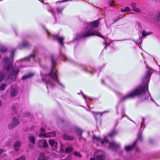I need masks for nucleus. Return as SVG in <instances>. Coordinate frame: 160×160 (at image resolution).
I'll return each instance as SVG.
<instances>
[{"label": "nucleus", "mask_w": 160, "mask_h": 160, "mask_svg": "<svg viewBox=\"0 0 160 160\" xmlns=\"http://www.w3.org/2000/svg\"><path fill=\"white\" fill-rule=\"evenodd\" d=\"M109 22V21L108 20L106 21H105V23H106V24L107 27L108 28L111 26V24L108 25Z\"/></svg>", "instance_id": "obj_39"}, {"label": "nucleus", "mask_w": 160, "mask_h": 160, "mask_svg": "<svg viewBox=\"0 0 160 160\" xmlns=\"http://www.w3.org/2000/svg\"><path fill=\"white\" fill-rule=\"evenodd\" d=\"M39 142L40 144H41L42 147L44 148H47L48 146V144L45 140H40Z\"/></svg>", "instance_id": "obj_22"}, {"label": "nucleus", "mask_w": 160, "mask_h": 160, "mask_svg": "<svg viewBox=\"0 0 160 160\" xmlns=\"http://www.w3.org/2000/svg\"><path fill=\"white\" fill-rule=\"evenodd\" d=\"M33 75V73H29L23 76L22 78V79L23 80H25L27 78L32 77Z\"/></svg>", "instance_id": "obj_23"}, {"label": "nucleus", "mask_w": 160, "mask_h": 160, "mask_svg": "<svg viewBox=\"0 0 160 160\" xmlns=\"http://www.w3.org/2000/svg\"><path fill=\"white\" fill-rule=\"evenodd\" d=\"M82 95L83 97L84 98V99H86L87 96L85 95H84L82 93Z\"/></svg>", "instance_id": "obj_48"}, {"label": "nucleus", "mask_w": 160, "mask_h": 160, "mask_svg": "<svg viewBox=\"0 0 160 160\" xmlns=\"http://www.w3.org/2000/svg\"><path fill=\"white\" fill-rule=\"evenodd\" d=\"M25 157L24 156H22L18 158L17 160H25Z\"/></svg>", "instance_id": "obj_41"}, {"label": "nucleus", "mask_w": 160, "mask_h": 160, "mask_svg": "<svg viewBox=\"0 0 160 160\" xmlns=\"http://www.w3.org/2000/svg\"><path fill=\"white\" fill-rule=\"evenodd\" d=\"M102 83H104V80H102Z\"/></svg>", "instance_id": "obj_57"}, {"label": "nucleus", "mask_w": 160, "mask_h": 160, "mask_svg": "<svg viewBox=\"0 0 160 160\" xmlns=\"http://www.w3.org/2000/svg\"><path fill=\"white\" fill-rule=\"evenodd\" d=\"M29 139L30 141L33 144H34L35 142V138L33 136H30L29 137Z\"/></svg>", "instance_id": "obj_30"}, {"label": "nucleus", "mask_w": 160, "mask_h": 160, "mask_svg": "<svg viewBox=\"0 0 160 160\" xmlns=\"http://www.w3.org/2000/svg\"><path fill=\"white\" fill-rule=\"evenodd\" d=\"M34 128V126H32L31 127V129H33Z\"/></svg>", "instance_id": "obj_58"}, {"label": "nucleus", "mask_w": 160, "mask_h": 160, "mask_svg": "<svg viewBox=\"0 0 160 160\" xmlns=\"http://www.w3.org/2000/svg\"><path fill=\"white\" fill-rule=\"evenodd\" d=\"M109 4L110 7H114V2L112 1H111L109 2Z\"/></svg>", "instance_id": "obj_40"}, {"label": "nucleus", "mask_w": 160, "mask_h": 160, "mask_svg": "<svg viewBox=\"0 0 160 160\" xmlns=\"http://www.w3.org/2000/svg\"><path fill=\"white\" fill-rule=\"evenodd\" d=\"M39 0L41 2H42L43 0Z\"/></svg>", "instance_id": "obj_61"}, {"label": "nucleus", "mask_w": 160, "mask_h": 160, "mask_svg": "<svg viewBox=\"0 0 160 160\" xmlns=\"http://www.w3.org/2000/svg\"><path fill=\"white\" fill-rule=\"evenodd\" d=\"M30 113L29 112H27L25 113L24 114L23 116L24 117H26L27 116H28L30 115Z\"/></svg>", "instance_id": "obj_45"}, {"label": "nucleus", "mask_w": 160, "mask_h": 160, "mask_svg": "<svg viewBox=\"0 0 160 160\" xmlns=\"http://www.w3.org/2000/svg\"><path fill=\"white\" fill-rule=\"evenodd\" d=\"M144 63H145V64H146V61H144Z\"/></svg>", "instance_id": "obj_62"}, {"label": "nucleus", "mask_w": 160, "mask_h": 160, "mask_svg": "<svg viewBox=\"0 0 160 160\" xmlns=\"http://www.w3.org/2000/svg\"><path fill=\"white\" fill-rule=\"evenodd\" d=\"M16 110V107L14 106L13 107V111H15Z\"/></svg>", "instance_id": "obj_50"}, {"label": "nucleus", "mask_w": 160, "mask_h": 160, "mask_svg": "<svg viewBox=\"0 0 160 160\" xmlns=\"http://www.w3.org/2000/svg\"><path fill=\"white\" fill-rule=\"evenodd\" d=\"M74 154L76 156L79 158H81L82 157V155L78 152H75Z\"/></svg>", "instance_id": "obj_36"}, {"label": "nucleus", "mask_w": 160, "mask_h": 160, "mask_svg": "<svg viewBox=\"0 0 160 160\" xmlns=\"http://www.w3.org/2000/svg\"><path fill=\"white\" fill-rule=\"evenodd\" d=\"M18 61H17L16 62V64L17 63H18Z\"/></svg>", "instance_id": "obj_60"}, {"label": "nucleus", "mask_w": 160, "mask_h": 160, "mask_svg": "<svg viewBox=\"0 0 160 160\" xmlns=\"http://www.w3.org/2000/svg\"><path fill=\"white\" fill-rule=\"evenodd\" d=\"M121 10L122 12H129L131 11L130 9L128 7H126L124 8H121Z\"/></svg>", "instance_id": "obj_29"}, {"label": "nucleus", "mask_w": 160, "mask_h": 160, "mask_svg": "<svg viewBox=\"0 0 160 160\" xmlns=\"http://www.w3.org/2000/svg\"><path fill=\"white\" fill-rule=\"evenodd\" d=\"M5 84L3 83L0 85V90L1 91H3L5 89V87L6 86Z\"/></svg>", "instance_id": "obj_33"}, {"label": "nucleus", "mask_w": 160, "mask_h": 160, "mask_svg": "<svg viewBox=\"0 0 160 160\" xmlns=\"http://www.w3.org/2000/svg\"><path fill=\"white\" fill-rule=\"evenodd\" d=\"M60 56L63 58V60L64 61H68L71 62H74L72 60L68 59L67 56L64 54L62 53L61 51H60Z\"/></svg>", "instance_id": "obj_18"}, {"label": "nucleus", "mask_w": 160, "mask_h": 160, "mask_svg": "<svg viewBox=\"0 0 160 160\" xmlns=\"http://www.w3.org/2000/svg\"><path fill=\"white\" fill-rule=\"evenodd\" d=\"M62 138L63 139L65 140L72 141L74 139L73 137L66 134H62Z\"/></svg>", "instance_id": "obj_15"}, {"label": "nucleus", "mask_w": 160, "mask_h": 160, "mask_svg": "<svg viewBox=\"0 0 160 160\" xmlns=\"http://www.w3.org/2000/svg\"><path fill=\"white\" fill-rule=\"evenodd\" d=\"M136 3L132 2L131 3V6L132 8V9H133L134 8H136Z\"/></svg>", "instance_id": "obj_43"}, {"label": "nucleus", "mask_w": 160, "mask_h": 160, "mask_svg": "<svg viewBox=\"0 0 160 160\" xmlns=\"http://www.w3.org/2000/svg\"><path fill=\"white\" fill-rule=\"evenodd\" d=\"M61 121L62 122H63V119H61Z\"/></svg>", "instance_id": "obj_59"}, {"label": "nucleus", "mask_w": 160, "mask_h": 160, "mask_svg": "<svg viewBox=\"0 0 160 160\" xmlns=\"http://www.w3.org/2000/svg\"><path fill=\"white\" fill-rule=\"evenodd\" d=\"M108 111H104L103 112H101V113H103V114L104 113H105V112H108Z\"/></svg>", "instance_id": "obj_55"}, {"label": "nucleus", "mask_w": 160, "mask_h": 160, "mask_svg": "<svg viewBox=\"0 0 160 160\" xmlns=\"http://www.w3.org/2000/svg\"><path fill=\"white\" fill-rule=\"evenodd\" d=\"M51 58L52 68L51 69V72L48 74H45V77H42V80L46 84H48L51 88H53L55 85V83L51 80V79H52L57 82L62 88H64V86L58 80L57 75V71H54V67L56 66L57 63L54 59V56L52 55Z\"/></svg>", "instance_id": "obj_2"}, {"label": "nucleus", "mask_w": 160, "mask_h": 160, "mask_svg": "<svg viewBox=\"0 0 160 160\" xmlns=\"http://www.w3.org/2000/svg\"><path fill=\"white\" fill-rule=\"evenodd\" d=\"M2 105V102L0 100V106H1Z\"/></svg>", "instance_id": "obj_56"}, {"label": "nucleus", "mask_w": 160, "mask_h": 160, "mask_svg": "<svg viewBox=\"0 0 160 160\" xmlns=\"http://www.w3.org/2000/svg\"><path fill=\"white\" fill-rule=\"evenodd\" d=\"M149 34V33L146 32L145 31H143L142 32V35L143 37H145Z\"/></svg>", "instance_id": "obj_38"}, {"label": "nucleus", "mask_w": 160, "mask_h": 160, "mask_svg": "<svg viewBox=\"0 0 160 160\" xmlns=\"http://www.w3.org/2000/svg\"><path fill=\"white\" fill-rule=\"evenodd\" d=\"M93 114L94 115L95 118L96 119H97V116L99 115L100 116H101L102 115L103 113L100 112H93Z\"/></svg>", "instance_id": "obj_26"}, {"label": "nucleus", "mask_w": 160, "mask_h": 160, "mask_svg": "<svg viewBox=\"0 0 160 160\" xmlns=\"http://www.w3.org/2000/svg\"><path fill=\"white\" fill-rule=\"evenodd\" d=\"M20 146V142L19 141L16 142L14 145V148L16 151H18Z\"/></svg>", "instance_id": "obj_21"}, {"label": "nucleus", "mask_w": 160, "mask_h": 160, "mask_svg": "<svg viewBox=\"0 0 160 160\" xmlns=\"http://www.w3.org/2000/svg\"><path fill=\"white\" fill-rule=\"evenodd\" d=\"M132 11L139 13H142V11L139 8L136 7L132 9Z\"/></svg>", "instance_id": "obj_32"}, {"label": "nucleus", "mask_w": 160, "mask_h": 160, "mask_svg": "<svg viewBox=\"0 0 160 160\" xmlns=\"http://www.w3.org/2000/svg\"><path fill=\"white\" fill-rule=\"evenodd\" d=\"M72 130L74 131L77 135L79 136L80 138H82V133L83 132V131L80 128L77 126H73L71 128V130L68 132H72Z\"/></svg>", "instance_id": "obj_7"}, {"label": "nucleus", "mask_w": 160, "mask_h": 160, "mask_svg": "<svg viewBox=\"0 0 160 160\" xmlns=\"http://www.w3.org/2000/svg\"><path fill=\"white\" fill-rule=\"evenodd\" d=\"M48 10L50 11V12H51L52 14L53 15H54V13H53V11H52V8L50 7H49L48 8Z\"/></svg>", "instance_id": "obj_44"}, {"label": "nucleus", "mask_w": 160, "mask_h": 160, "mask_svg": "<svg viewBox=\"0 0 160 160\" xmlns=\"http://www.w3.org/2000/svg\"><path fill=\"white\" fill-rule=\"evenodd\" d=\"M48 157L45 156L44 153H40L38 156V160H47L48 159Z\"/></svg>", "instance_id": "obj_19"}, {"label": "nucleus", "mask_w": 160, "mask_h": 160, "mask_svg": "<svg viewBox=\"0 0 160 160\" xmlns=\"http://www.w3.org/2000/svg\"><path fill=\"white\" fill-rule=\"evenodd\" d=\"M48 142L50 145L54 148V150H56L58 145V142L52 139H50Z\"/></svg>", "instance_id": "obj_13"}, {"label": "nucleus", "mask_w": 160, "mask_h": 160, "mask_svg": "<svg viewBox=\"0 0 160 160\" xmlns=\"http://www.w3.org/2000/svg\"><path fill=\"white\" fill-rule=\"evenodd\" d=\"M93 139L96 140L98 141H100L101 144H104L105 143H108L109 142L108 140L106 138L103 140L102 141L100 137H96L94 136H93Z\"/></svg>", "instance_id": "obj_17"}, {"label": "nucleus", "mask_w": 160, "mask_h": 160, "mask_svg": "<svg viewBox=\"0 0 160 160\" xmlns=\"http://www.w3.org/2000/svg\"><path fill=\"white\" fill-rule=\"evenodd\" d=\"M4 75L2 72H0V82L3 79Z\"/></svg>", "instance_id": "obj_37"}, {"label": "nucleus", "mask_w": 160, "mask_h": 160, "mask_svg": "<svg viewBox=\"0 0 160 160\" xmlns=\"http://www.w3.org/2000/svg\"><path fill=\"white\" fill-rule=\"evenodd\" d=\"M142 132H139L138 134V138L134 143L132 145L128 146H125V150L127 152H129L132 150L135 147V145L137 143V140H139L140 141H142V138L141 137Z\"/></svg>", "instance_id": "obj_5"}, {"label": "nucleus", "mask_w": 160, "mask_h": 160, "mask_svg": "<svg viewBox=\"0 0 160 160\" xmlns=\"http://www.w3.org/2000/svg\"><path fill=\"white\" fill-rule=\"evenodd\" d=\"M19 123L18 120L15 118L12 119V122L8 125V127L9 129L16 127Z\"/></svg>", "instance_id": "obj_10"}, {"label": "nucleus", "mask_w": 160, "mask_h": 160, "mask_svg": "<svg viewBox=\"0 0 160 160\" xmlns=\"http://www.w3.org/2000/svg\"><path fill=\"white\" fill-rule=\"evenodd\" d=\"M53 37L54 40H56L60 44L61 46H64V43L63 40L64 38L63 37H59L58 35H53Z\"/></svg>", "instance_id": "obj_12"}, {"label": "nucleus", "mask_w": 160, "mask_h": 160, "mask_svg": "<svg viewBox=\"0 0 160 160\" xmlns=\"http://www.w3.org/2000/svg\"><path fill=\"white\" fill-rule=\"evenodd\" d=\"M153 140L152 139H150L149 142L150 143H152V142Z\"/></svg>", "instance_id": "obj_52"}, {"label": "nucleus", "mask_w": 160, "mask_h": 160, "mask_svg": "<svg viewBox=\"0 0 160 160\" xmlns=\"http://www.w3.org/2000/svg\"><path fill=\"white\" fill-rule=\"evenodd\" d=\"M87 98H88V99L89 100H92V99L90 97H88Z\"/></svg>", "instance_id": "obj_53"}, {"label": "nucleus", "mask_w": 160, "mask_h": 160, "mask_svg": "<svg viewBox=\"0 0 160 160\" xmlns=\"http://www.w3.org/2000/svg\"><path fill=\"white\" fill-rule=\"evenodd\" d=\"M4 64L5 68L10 72L8 77L6 81V82H8L9 84L16 80L20 70L18 68L13 67L12 63L10 62L9 58L8 57H6L4 59Z\"/></svg>", "instance_id": "obj_3"}, {"label": "nucleus", "mask_w": 160, "mask_h": 160, "mask_svg": "<svg viewBox=\"0 0 160 160\" xmlns=\"http://www.w3.org/2000/svg\"><path fill=\"white\" fill-rule=\"evenodd\" d=\"M45 130L43 128H42L41 129L40 134L39 135V136L40 137L43 138H50L54 137L55 136L56 133L55 132L53 131L51 132H47L46 133H45Z\"/></svg>", "instance_id": "obj_6"}, {"label": "nucleus", "mask_w": 160, "mask_h": 160, "mask_svg": "<svg viewBox=\"0 0 160 160\" xmlns=\"http://www.w3.org/2000/svg\"><path fill=\"white\" fill-rule=\"evenodd\" d=\"M73 150V148L71 146H69L67 147L66 150L65 152L67 153H69L71 152Z\"/></svg>", "instance_id": "obj_28"}, {"label": "nucleus", "mask_w": 160, "mask_h": 160, "mask_svg": "<svg viewBox=\"0 0 160 160\" xmlns=\"http://www.w3.org/2000/svg\"><path fill=\"white\" fill-rule=\"evenodd\" d=\"M125 116H126L128 118V116H127V115H125Z\"/></svg>", "instance_id": "obj_63"}, {"label": "nucleus", "mask_w": 160, "mask_h": 160, "mask_svg": "<svg viewBox=\"0 0 160 160\" xmlns=\"http://www.w3.org/2000/svg\"><path fill=\"white\" fill-rule=\"evenodd\" d=\"M155 19L157 21H160V12H157L155 16Z\"/></svg>", "instance_id": "obj_25"}, {"label": "nucleus", "mask_w": 160, "mask_h": 160, "mask_svg": "<svg viewBox=\"0 0 160 160\" xmlns=\"http://www.w3.org/2000/svg\"><path fill=\"white\" fill-rule=\"evenodd\" d=\"M19 87L17 85H14L11 87V97L16 96L18 93Z\"/></svg>", "instance_id": "obj_9"}, {"label": "nucleus", "mask_w": 160, "mask_h": 160, "mask_svg": "<svg viewBox=\"0 0 160 160\" xmlns=\"http://www.w3.org/2000/svg\"><path fill=\"white\" fill-rule=\"evenodd\" d=\"M31 46V45L27 41H23L22 44L19 45L18 47L19 49H22L23 48H29Z\"/></svg>", "instance_id": "obj_14"}, {"label": "nucleus", "mask_w": 160, "mask_h": 160, "mask_svg": "<svg viewBox=\"0 0 160 160\" xmlns=\"http://www.w3.org/2000/svg\"><path fill=\"white\" fill-rule=\"evenodd\" d=\"M105 156L103 155H101L98 156L96 158L98 160H104L105 159Z\"/></svg>", "instance_id": "obj_27"}, {"label": "nucleus", "mask_w": 160, "mask_h": 160, "mask_svg": "<svg viewBox=\"0 0 160 160\" xmlns=\"http://www.w3.org/2000/svg\"><path fill=\"white\" fill-rule=\"evenodd\" d=\"M120 147V145L114 142L109 143V146L108 148H112L113 150H116Z\"/></svg>", "instance_id": "obj_11"}, {"label": "nucleus", "mask_w": 160, "mask_h": 160, "mask_svg": "<svg viewBox=\"0 0 160 160\" xmlns=\"http://www.w3.org/2000/svg\"><path fill=\"white\" fill-rule=\"evenodd\" d=\"M118 132V131L116 130L115 129H114L112 132H110L108 135L110 138H112L115 135H116Z\"/></svg>", "instance_id": "obj_24"}, {"label": "nucleus", "mask_w": 160, "mask_h": 160, "mask_svg": "<svg viewBox=\"0 0 160 160\" xmlns=\"http://www.w3.org/2000/svg\"><path fill=\"white\" fill-rule=\"evenodd\" d=\"M90 160H95V159L93 158H91Z\"/></svg>", "instance_id": "obj_54"}, {"label": "nucleus", "mask_w": 160, "mask_h": 160, "mask_svg": "<svg viewBox=\"0 0 160 160\" xmlns=\"http://www.w3.org/2000/svg\"><path fill=\"white\" fill-rule=\"evenodd\" d=\"M3 151L2 149H0V155L3 152Z\"/></svg>", "instance_id": "obj_49"}, {"label": "nucleus", "mask_w": 160, "mask_h": 160, "mask_svg": "<svg viewBox=\"0 0 160 160\" xmlns=\"http://www.w3.org/2000/svg\"><path fill=\"white\" fill-rule=\"evenodd\" d=\"M104 42H105L106 43L105 44V48L107 46H108L109 45V44L106 41V40H105L104 41Z\"/></svg>", "instance_id": "obj_47"}, {"label": "nucleus", "mask_w": 160, "mask_h": 160, "mask_svg": "<svg viewBox=\"0 0 160 160\" xmlns=\"http://www.w3.org/2000/svg\"><path fill=\"white\" fill-rule=\"evenodd\" d=\"M152 73V70L150 69H148L146 72L142 79V83L133 90L130 93L122 97L120 99V102H122L128 99L133 98L136 96H141L142 100L144 101L147 99L149 96H150L151 100L155 102L148 91V85Z\"/></svg>", "instance_id": "obj_1"}, {"label": "nucleus", "mask_w": 160, "mask_h": 160, "mask_svg": "<svg viewBox=\"0 0 160 160\" xmlns=\"http://www.w3.org/2000/svg\"><path fill=\"white\" fill-rule=\"evenodd\" d=\"M124 117V116H122V118Z\"/></svg>", "instance_id": "obj_64"}, {"label": "nucleus", "mask_w": 160, "mask_h": 160, "mask_svg": "<svg viewBox=\"0 0 160 160\" xmlns=\"http://www.w3.org/2000/svg\"><path fill=\"white\" fill-rule=\"evenodd\" d=\"M37 52V51L35 48L34 49L33 52L32 53L30 54L28 56L23 58L22 59L20 60L19 61H23L26 62H29L30 61V59H33L34 60H35V54Z\"/></svg>", "instance_id": "obj_8"}, {"label": "nucleus", "mask_w": 160, "mask_h": 160, "mask_svg": "<svg viewBox=\"0 0 160 160\" xmlns=\"http://www.w3.org/2000/svg\"><path fill=\"white\" fill-rule=\"evenodd\" d=\"M120 19V18H119V17H118V18H116L114 20H113V23H114L118 21Z\"/></svg>", "instance_id": "obj_46"}, {"label": "nucleus", "mask_w": 160, "mask_h": 160, "mask_svg": "<svg viewBox=\"0 0 160 160\" xmlns=\"http://www.w3.org/2000/svg\"><path fill=\"white\" fill-rule=\"evenodd\" d=\"M65 7H58L56 9V12L58 14H61Z\"/></svg>", "instance_id": "obj_20"}, {"label": "nucleus", "mask_w": 160, "mask_h": 160, "mask_svg": "<svg viewBox=\"0 0 160 160\" xmlns=\"http://www.w3.org/2000/svg\"><path fill=\"white\" fill-rule=\"evenodd\" d=\"M81 66L83 70L87 72H89L91 74H92L94 72H96V71L94 70V69L93 68H91V70L89 71V68H87L86 66L84 65H82ZM89 68H91L89 67Z\"/></svg>", "instance_id": "obj_16"}, {"label": "nucleus", "mask_w": 160, "mask_h": 160, "mask_svg": "<svg viewBox=\"0 0 160 160\" xmlns=\"http://www.w3.org/2000/svg\"><path fill=\"white\" fill-rule=\"evenodd\" d=\"M98 22L97 20L91 22L90 24L88 22L84 23V25L86 30L82 34L81 37L85 38L93 35H96L103 38L99 32L96 31L94 29V28L98 27Z\"/></svg>", "instance_id": "obj_4"}, {"label": "nucleus", "mask_w": 160, "mask_h": 160, "mask_svg": "<svg viewBox=\"0 0 160 160\" xmlns=\"http://www.w3.org/2000/svg\"><path fill=\"white\" fill-rule=\"evenodd\" d=\"M7 49L5 47H2L0 48V52L4 53L7 51Z\"/></svg>", "instance_id": "obj_31"}, {"label": "nucleus", "mask_w": 160, "mask_h": 160, "mask_svg": "<svg viewBox=\"0 0 160 160\" xmlns=\"http://www.w3.org/2000/svg\"><path fill=\"white\" fill-rule=\"evenodd\" d=\"M46 30V31L47 32V34H48V36H49L50 34V33L46 29H45Z\"/></svg>", "instance_id": "obj_51"}, {"label": "nucleus", "mask_w": 160, "mask_h": 160, "mask_svg": "<svg viewBox=\"0 0 160 160\" xmlns=\"http://www.w3.org/2000/svg\"><path fill=\"white\" fill-rule=\"evenodd\" d=\"M142 122L141 124V127L144 125V121L145 119L143 117H142Z\"/></svg>", "instance_id": "obj_42"}, {"label": "nucleus", "mask_w": 160, "mask_h": 160, "mask_svg": "<svg viewBox=\"0 0 160 160\" xmlns=\"http://www.w3.org/2000/svg\"><path fill=\"white\" fill-rule=\"evenodd\" d=\"M15 51H16V49H12L11 51V55H10V57L11 58H12V59H13V58L14 57V52H15Z\"/></svg>", "instance_id": "obj_35"}, {"label": "nucleus", "mask_w": 160, "mask_h": 160, "mask_svg": "<svg viewBox=\"0 0 160 160\" xmlns=\"http://www.w3.org/2000/svg\"><path fill=\"white\" fill-rule=\"evenodd\" d=\"M134 42L138 45L140 44L142 42L141 37L139 38V39L137 41H136L134 40Z\"/></svg>", "instance_id": "obj_34"}]
</instances>
